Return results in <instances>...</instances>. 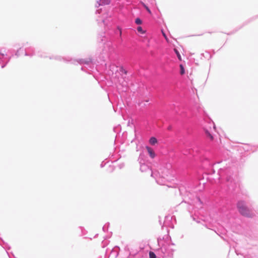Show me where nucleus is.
<instances>
[{
    "mask_svg": "<svg viewBox=\"0 0 258 258\" xmlns=\"http://www.w3.org/2000/svg\"><path fill=\"white\" fill-rule=\"evenodd\" d=\"M237 207L239 212L242 216L247 217H252L253 216L251 211L249 209L244 202H238L237 204Z\"/></svg>",
    "mask_w": 258,
    "mask_h": 258,
    "instance_id": "obj_1",
    "label": "nucleus"
},
{
    "mask_svg": "<svg viewBox=\"0 0 258 258\" xmlns=\"http://www.w3.org/2000/svg\"><path fill=\"white\" fill-rule=\"evenodd\" d=\"M146 149L148 151V153L150 155V156L152 158H154L155 157V153L153 149H152L150 147H146Z\"/></svg>",
    "mask_w": 258,
    "mask_h": 258,
    "instance_id": "obj_2",
    "label": "nucleus"
},
{
    "mask_svg": "<svg viewBox=\"0 0 258 258\" xmlns=\"http://www.w3.org/2000/svg\"><path fill=\"white\" fill-rule=\"evenodd\" d=\"M150 144L154 145L157 143V140L155 137H151L149 140Z\"/></svg>",
    "mask_w": 258,
    "mask_h": 258,
    "instance_id": "obj_3",
    "label": "nucleus"
},
{
    "mask_svg": "<svg viewBox=\"0 0 258 258\" xmlns=\"http://www.w3.org/2000/svg\"><path fill=\"white\" fill-rule=\"evenodd\" d=\"M149 257L150 258H156V254L153 251L149 252Z\"/></svg>",
    "mask_w": 258,
    "mask_h": 258,
    "instance_id": "obj_4",
    "label": "nucleus"
},
{
    "mask_svg": "<svg viewBox=\"0 0 258 258\" xmlns=\"http://www.w3.org/2000/svg\"><path fill=\"white\" fill-rule=\"evenodd\" d=\"M174 52H175V53L176 54V55H177V57H178V59H179V60H181V56H180V54H179V53L178 51L176 48H174Z\"/></svg>",
    "mask_w": 258,
    "mask_h": 258,
    "instance_id": "obj_5",
    "label": "nucleus"
},
{
    "mask_svg": "<svg viewBox=\"0 0 258 258\" xmlns=\"http://www.w3.org/2000/svg\"><path fill=\"white\" fill-rule=\"evenodd\" d=\"M206 135L207 136V137L210 138L211 140H213V137L212 136V135L209 133V132H208V131H206Z\"/></svg>",
    "mask_w": 258,
    "mask_h": 258,
    "instance_id": "obj_6",
    "label": "nucleus"
},
{
    "mask_svg": "<svg viewBox=\"0 0 258 258\" xmlns=\"http://www.w3.org/2000/svg\"><path fill=\"white\" fill-rule=\"evenodd\" d=\"M180 74L182 75L184 74V68L182 64L180 65Z\"/></svg>",
    "mask_w": 258,
    "mask_h": 258,
    "instance_id": "obj_7",
    "label": "nucleus"
},
{
    "mask_svg": "<svg viewBox=\"0 0 258 258\" xmlns=\"http://www.w3.org/2000/svg\"><path fill=\"white\" fill-rule=\"evenodd\" d=\"M135 22L138 25H140L142 24V21L140 18H137L135 20Z\"/></svg>",
    "mask_w": 258,
    "mask_h": 258,
    "instance_id": "obj_8",
    "label": "nucleus"
},
{
    "mask_svg": "<svg viewBox=\"0 0 258 258\" xmlns=\"http://www.w3.org/2000/svg\"><path fill=\"white\" fill-rule=\"evenodd\" d=\"M137 30L138 32H140L142 34H144L145 31H143L142 28L141 26H139L137 28Z\"/></svg>",
    "mask_w": 258,
    "mask_h": 258,
    "instance_id": "obj_9",
    "label": "nucleus"
},
{
    "mask_svg": "<svg viewBox=\"0 0 258 258\" xmlns=\"http://www.w3.org/2000/svg\"><path fill=\"white\" fill-rule=\"evenodd\" d=\"M143 6L145 7V8L147 10V11L148 12V13L150 14H151V12L150 10L149 9V8L144 4H143Z\"/></svg>",
    "mask_w": 258,
    "mask_h": 258,
    "instance_id": "obj_10",
    "label": "nucleus"
},
{
    "mask_svg": "<svg viewBox=\"0 0 258 258\" xmlns=\"http://www.w3.org/2000/svg\"><path fill=\"white\" fill-rule=\"evenodd\" d=\"M162 35L163 36H164V37L165 38V39H166V40L168 42V39L166 36V35L165 34V33L164 32V31L162 30Z\"/></svg>",
    "mask_w": 258,
    "mask_h": 258,
    "instance_id": "obj_11",
    "label": "nucleus"
},
{
    "mask_svg": "<svg viewBox=\"0 0 258 258\" xmlns=\"http://www.w3.org/2000/svg\"><path fill=\"white\" fill-rule=\"evenodd\" d=\"M124 73L126 74L127 72L126 71H124Z\"/></svg>",
    "mask_w": 258,
    "mask_h": 258,
    "instance_id": "obj_12",
    "label": "nucleus"
},
{
    "mask_svg": "<svg viewBox=\"0 0 258 258\" xmlns=\"http://www.w3.org/2000/svg\"><path fill=\"white\" fill-rule=\"evenodd\" d=\"M106 4H108V2H107L106 3H105Z\"/></svg>",
    "mask_w": 258,
    "mask_h": 258,
    "instance_id": "obj_13",
    "label": "nucleus"
}]
</instances>
